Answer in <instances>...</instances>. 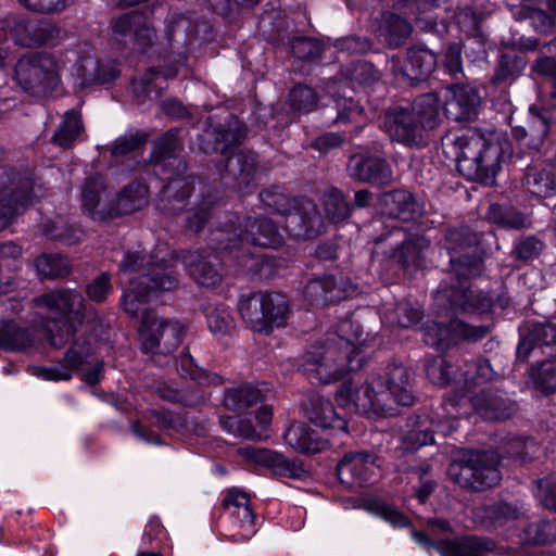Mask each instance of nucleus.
Instances as JSON below:
<instances>
[{"mask_svg": "<svg viewBox=\"0 0 556 556\" xmlns=\"http://www.w3.org/2000/svg\"><path fill=\"white\" fill-rule=\"evenodd\" d=\"M336 401L368 418L394 416L399 406H409L415 401L412 374L402 364H390L381 371L370 374L357 389L351 382H344Z\"/></svg>", "mask_w": 556, "mask_h": 556, "instance_id": "f257e3e1", "label": "nucleus"}, {"mask_svg": "<svg viewBox=\"0 0 556 556\" xmlns=\"http://www.w3.org/2000/svg\"><path fill=\"white\" fill-rule=\"evenodd\" d=\"M478 236L468 227L448 229L445 247L450 253L451 281H443L437 293L435 302L445 308L471 311L476 308L473 291L468 279L481 271V257L477 253Z\"/></svg>", "mask_w": 556, "mask_h": 556, "instance_id": "f03ea898", "label": "nucleus"}, {"mask_svg": "<svg viewBox=\"0 0 556 556\" xmlns=\"http://www.w3.org/2000/svg\"><path fill=\"white\" fill-rule=\"evenodd\" d=\"M352 326L351 319H342L325 345L313 346L304 354L301 371L311 383H332L364 366L363 351L353 342L357 334H350Z\"/></svg>", "mask_w": 556, "mask_h": 556, "instance_id": "7ed1b4c3", "label": "nucleus"}, {"mask_svg": "<svg viewBox=\"0 0 556 556\" xmlns=\"http://www.w3.org/2000/svg\"><path fill=\"white\" fill-rule=\"evenodd\" d=\"M456 154L457 169L470 180L486 185L494 182L501 169L504 144L494 132L468 128L451 140Z\"/></svg>", "mask_w": 556, "mask_h": 556, "instance_id": "20e7f679", "label": "nucleus"}, {"mask_svg": "<svg viewBox=\"0 0 556 556\" xmlns=\"http://www.w3.org/2000/svg\"><path fill=\"white\" fill-rule=\"evenodd\" d=\"M118 269L124 274L141 271L140 276L130 281L128 291L122 298L124 309L131 316L139 313L140 304L152 294L169 292L178 286L170 266L143 250L128 251Z\"/></svg>", "mask_w": 556, "mask_h": 556, "instance_id": "39448f33", "label": "nucleus"}, {"mask_svg": "<svg viewBox=\"0 0 556 556\" xmlns=\"http://www.w3.org/2000/svg\"><path fill=\"white\" fill-rule=\"evenodd\" d=\"M210 230V242L222 250H236L243 242L261 248L277 249L283 238L276 224L267 217H247L241 222L236 213L224 212Z\"/></svg>", "mask_w": 556, "mask_h": 556, "instance_id": "423d86ee", "label": "nucleus"}, {"mask_svg": "<svg viewBox=\"0 0 556 556\" xmlns=\"http://www.w3.org/2000/svg\"><path fill=\"white\" fill-rule=\"evenodd\" d=\"M36 307L45 309L47 317L60 324L54 332L48 327L52 346L63 348L76 332V325L85 319L86 302L83 294L74 289H58L34 299Z\"/></svg>", "mask_w": 556, "mask_h": 556, "instance_id": "0eeeda50", "label": "nucleus"}, {"mask_svg": "<svg viewBox=\"0 0 556 556\" xmlns=\"http://www.w3.org/2000/svg\"><path fill=\"white\" fill-rule=\"evenodd\" d=\"M238 312L252 331L268 336L275 328L285 327L289 303L278 292H252L240 296Z\"/></svg>", "mask_w": 556, "mask_h": 556, "instance_id": "6e6552de", "label": "nucleus"}, {"mask_svg": "<svg viewBox=\"0 0 556 556\" xmlns=\"http://www.w3.org/2000/svg\"><path fill=\"white\" fill-rule=\"evenodd\" d=\"M185 326L174 319H163L150 314L142 317L139 337L141 349L157 366H167L174 352L182 342Z\"/></svg>", "mask_w": 556, "mask_h": 556, "instance_id": "1a4fd4ad", "label": "nucleus"}, {"mask_svg": "<svg viewBox=\"0 0 556 556\" xmlns=\"http://www.w3.org/2000/svg\"><path fill=\"white\" fill-rule=\"evenodd\" d=\"M500 457L494 451H472L448 466L453 482L476 492L497 485L501 481Z\"/></svg>", "mask_w": 556, "mask_h": 556, "instance_id": "9d476101", "label": "nucleus"}, {"mask_svg": "<svg viewBox=\"0 0 556 556\" xmlns=\"http://www.w3.org/2000/svg\"><path fill=\"white\" fill-rule=\"evenodd\" d=\"M456 413L455 399L447 400L435 409H425L417 416L416 427L404 437V450L415 452L424 445L433 444L435 432L444 437L452 434L458 428Z\"/></svg>", "mask_w": 556, "mask_h": 556, "instance_id": "9b49d317", "label": "nucleus"}, {"mask_svg": "<svg viewBox=\"0 0 556 556\" xmlns=\"http://www.w3.org/2000/svg\"><path fill=\"white\" fill-rule=\"evenodd\" d=\"M15 78L25 91L46 96L60 83V65L50 54L29 53L16 63Z\"/></svg>", "mask_w": 556, "mask_h": 556, "instance_id": "f8f14e48", "label": "nucleus"}, {"mask_svg": "<svg viewBox=\"0 0 556 556\" xmlns=\"http://www.w3.org/2000/svg\"><path fill=\"white\" fill-rule=\"evenodd\" d=\"M165 37L170 48L185 60L192 46L212 39V27L195 15L173 14L167 18Z\"/></svg>", "mask_w": 556, "mask_h": 556, "instance_id": "ddd939ff", "label": "nucleus"}, {"mask_svg": "<svg viewBox=\"0 0 556 556\" xmlns=\"http://www.w3.org/2000/svg\"><path fill=\"white\" fill-rule=\"evenodd\" d=\"M5 27L14 43L26 48L54 45L60 37V28L51 21L24 14L9 15Z\"/></svg>", "mask_w": 556, "mask_h": 556, "instance_id": "4468645a", "label": "nucleus"}, {"mask_svg": "<svg viewBox=\"0 0 556 556\" xmlns=\"http://www.w3.org/2000/svg\"><path fill=\"white\" fill-rule=\"evenodd\" d=\"M486 326H470L458 319L428 320L422 326L424 341L429 346L445 350L460 340L478 341L486 337Z\"/></svg>", "mask_w": 556, "mask_h": 556, "instance_id": "2eb2a0df", "label": "nucleus"}, {"mask_svg": "<svg viewBox=\"0 0 556 556\" xmlns=\"http://www.w3.org/2000/svg\"><path fill=\"white\" fill-rule=\"evenodd\" d=\"M112 38L118 43L146 51L156 41V31L148 16L140 11H131L111 22Z\"/></svg>", "mask_w": 556, "mask_h": 556, "instance_id": "dca6fc26", "label": "nucleus"}, {"mask_svg": "<svg viewBox=\"0 0 556 556\" xmlns=\"http://www.w3.org/2000/svg\"><path fill=\"white\" fill-rule=\"evenodd\" d=\"M223 507L229 519V541L240 543L255 534V515L248 493L236 488L228 490L223 500Z\"/></svg>", "mask_w": 556, "mask_h": 556, "instance_id": "f3484780", "label": "nucleus"}, {"mask_svg": "<svg viewBox=\"0 0 556 556\" xmlns=\"http://www.w3.org/2000/svg\"><path fill=\"white\" fill-rule=\"evenodd\" d=\"M210 248L195 251H185L179 254L182 265L190 277L198 283L206 288H214L222 281V260L217 252H226L216 248L208 241ZM231 252L232 250H228Z\"/></svg>", "mask_w": 556, "mask_h": 556, "instance_id": "a211bd4d", "label": "nucleus"}, {"mask_svg": "<svg viewBox=\"0 0 556 556\" xmlns=\"http://www.w3.org/2000/svg\"><path fill=\"white\" fill-rule=\"evenodd\" d=\"M472 521L489 531H506L528 518L525 505L509 502L482 504L471 510Z\"/></svg>", "mask_w": 556, "mask_h": 556, "instance_id": "6ab92c4d", "label": "nucleus"}, {"mask_svg": "<svg viewBox=\"0 0 556 556\" xmlns=\"http://www.w3.org/2000/svg\"><path fill=\"white\" fill-rule=\"evenodd\" d=\"M93 349L84 338L73 341L64 357L54 366L33 367V375L49 381H68L73 374L84 368L85 365L92 364Z\"/></svg>", "mask_w": 556, "mask_h": 556, "instance_id": "aec40b11", "label": "nucleus"}, {"mask_svg": "<svg viewBox=\"0 0 556 556\" xmlns=\"http://www.w3.org/2000/svg\"><path fill=\"white\" fill-rule=\"evenodd\" d=\"M35 187L26 176L14 177L9 185L0 184V231L31 204Z\"/></svg>", "mask_w": 556, "mask_h": 556, "instance_id": "412c9836", "label": "nucleus"}, {"mask_svg": "<svg viewBox=\"0 0 556 556\" xmlns=\"http://www.w3.org/2000/svg\"><path fill=\"white\" fill-rule=\"evenodd\" d=\"M323 218L314 201L307 198L293 199V205L285 215V227L298 240L312 239L323 229Z\"/></svg>", "mask_w": 556, "mask_h": 556, "instance_id": "4be33fe9", "label": "nucleus"}, {"mask_svg": "<svg viewBox=\"0 0 556 556\" xmlns=\"http://www.w3.org/2000/svg\"><path fill=\"white\" fill-rule=\"evenodd\" d=\"M83 210L94 220L112 218L114 194L109 190L105 178L100 174H90L80 187Z\"/></svg>", "mask_w": 556, "mask_h": 556, "instance_id": "5701e85b", "label": "nucleus"}, {"mask_svg": "<svg viewBox=\"0 0 556 556\" xmlns=\"http://www.w3.org/2000/svg\"><path fill=\"white\" fill-rule=\"evenodd\" d=\"M382 127L389 137L405 147L424 144V130L409 109L396 106L386 112Z\"/></svg>", "mask_w": 556, "mask_h": 556, "instance_id": "b1692460", "label": "nucleus"}, {"mask_svg": "<svg viewBox=\"0 0 556 556\" xmlns=\"http://www.w3.org/2000/svg\"><path fill=\"white\" fill-rule=\"evenodd\" d=\"M238 454L248 463L269 468L276 476L300 480L306 476V470L300 460L287 458L275 451L254 446H244Z\"/></svg>", "mask_w": 556, "mask_h": 556, "instance_id": "393cba45", "label": "nucleus"}, {"mask_svg": "<svg viewBox=\"0 0 556 556\" xmlns=\"http://www.w3.org/2000/svg\"><path fill=\"white\" fill-rule=\"evenodd\" d=\"M389 231L386 236L375 239V243L387 240L388 237H395L401 243L393 251V260L404 268L419 267L424 260V253L430 247V241L420 235H407L397 225L388 226Z\"/></svg>", "mask_w": 556, "mask_h": 556, "instance_id": "a878e982", "label": "nucleus"}, {"mask_svg": "<svg viewBox=\"0 0 556 556\" xmlns=\"http://www.w3.org/2000/svg\"><path fill=\"white\" fill-rule=\"evenodd\" d=\"M481 98L478 91L466 84L452 85L447 88L444 112L448 119L470 122L478 115Z\"/></svg>", "mask_w": 556, "mask_h": 556, "instance_id": "bb28decb", "label": "nucleus"}, {"mask_svg": "<svg viewBox=\"0 0 556 556\" xmlns=\"http://www.w3.org/2000/svg\"><path fill=\"white\" fill-rule=\"evenodd\" d=\"M476 413L488 421H503L511 418L517 412L515 401L500 390L485 389L471 397Z\"/></svg>", "mask_w": 556, "mask_h": 556, "instance_id": "cd10ccee", "label": "nucleus"}, {"mask_svg": "<svg viewBox=\"0 0 556 556\" xmlns=\"http://www.w3.org/2000/svg\"><path fill=\"white\" fill-rule=\"evenodd\" d=\"M349 176L361 182L384 185L392 180V168L389 163L377 155L355 154L349 163Z\"/></svg>", "mask_w": 556, "mask_h": 556, "instance_id": "c85d7f7f", "label": "nucleus"}, {"mask_svg": "<svg viewBox=\"0 0 556 556\" xmlns=\"http://www.w3.org/2000/svg\"><path fill=\"white\" fill-rule=\"evenodd\" d=\"M180 147L178 131H166L154 142L151 162L159 166L163 174L180 176L186 172V163L177 154Z\"/></svg>", "mask_w": 556, "mask_h": 556, "instance_id": "c756f323", "label": "nucleus"}, {"mask_svg": "<svg viewBox=\"0 0 556 556\" xmlns=\"http://www.w3.org/2000/svg\"><path fill=\"white\" fill-rule=\"evenodd\" d=\"M377 457L367 451L350 452L337 466L340 481L349 486L367 481L376 467Z\"/></svg>", "mask_w": 556, "mask_h": 556, "instance_id": "7c9ffc66", "label": "nucleus"}, {"mask_svg": "<svg viewBox=\"0 0 556 556\" xmlns=\"http://www.w3.org/2000/svg\"><path fill=\"white\" fill-rule=\"evenodd\" d=\"M350 287L342 278L323 275L311 279L304 288V296L313 305H325L349 296Z\"/></svg>", "mask_w": 556, "mask_h": 556, "instance_id": "2f4dec72", "label": "nucleus"}, {"mask_svg": "<svg viewBox=\"0 0 556 556\" xmlns=\"http://www.w3.org/2000/svg\"><path fill=\"white\" fill-rule=\"evenodd\" d=\"M192 190L193 181L190 177L173 178L162 189L156 207L166 215L176 216L187 206Z\"/></svg>", "mask_w": 556, "mask_h": 556, "instance_id": "473e14b6", "label": "nucleus"}, {"mask_svg": "<svg viewBox=\"0 0 556 556\" xmlns=\"http://www.w3.org/2000/svg\"><path fill=\"white\" fill-rule=\"evenodd\" d=\"M382 203L390 217L402 220H414L426 213L425 203L412 192L403 189L386 193Z\"/></svg>", "mask_w": 556, "mask_h": 556, "instance_id": "72a5a7b5", "label": "nucleus"}, {"mask_svg": "<svg viewBox=\"0 0 556 556\" xmlns=\"http://www.w3.org/2000/svg\"><path fill=\"white\" fill-rule=\"evenodd\" d=\"M491 539L478 535H463L438 541L437 551L441 556H484L494 548Z\"/></svg>", "mask_w": 556, "mask_h": 556, "instance_id": "f704fd0d", "label": "nucleus"}, {"mask_svg": "<svg viewBox=\"0 0 556 556\" xmlns=\"http://www.w3.org/2000/svg\"><path fill=\"white\" fill-rule=\"evenodd\" d=\"M437 66L435 54L424 47H412L407 50L406 59L401 67L403 79L409 84L425 80Z\"/></svg>", "mask_w": 556, "mask_h": 556, "instance_id": "c9c22d12", "label": "nucleus"}, {"mask_svg": "<svg viewBox=\"0 0 556 556\" xmlns=\"http://www.w3.org/2000/svg\"><path fill=\"white\" fill-rule=\"evenodd\" d=\"M177 75V68L170 67L163 71L150 68L142 76L134 78L131 88L137 103L144 104L148 100H156L161 97L163 86L160 79L174 78Z\"/></svg>", "mask_w": 556, "mask_h": 556, "instance_id": "e433bc0d", "label": "nucleus"}, {"mask_svg": "<svg viewBox=\"0 0 556 556\" xmlns=\"http://www.w3.org/2000/svg\"><path fill=\"white\" fill-rule=\"evenodd\" d=\"M286 443L295 451L304 454H315L328 445V440L321 439L315 430L302 422L293 424L285 433Z\"/></svg>", "mask_w": 556, "mask_h": 556, "instance_id": "4c0bfd02", "label": "nucleus"}, {"mask_svg": "<svg viewBox=\"0 0 556 556\" xmlns=\"http://www.w3.org/2000/svg\"><path fill=\"white\" fill-rule=\"evenodd\" d=\"M80 70L85 85L112 83L121 74L119 66L114 60H98L93 56L83 58Z\"/></svg>", "mask_w": 556, "mask_h": 556, "instance_id": "58836bf2", "label": "nucleus"}, {"mask_svg": "<svg viewBox=\"0 0 556 556\" xmlns=\"http://www.w3.org/2000/svg\"><path fill=\"white\" fill-rule=\"evenodd\" d=\"M148 204V188L134 181L125 186L119 193L114 194L112 218L135 213Z\"/></svg>", "mask_w": 556, "mask_h": 556, "instance_id": "ea45409f", "label": "nucleus"}, {"mask_svg": "<svg viewBox=\"0 0 556 556\" xmlns=\"http://www.w3.org/2000/svg\"><path fill=\"white\" fill-rule=\"evenodd\" d=\"M377 30L389 47L397 48L409 37L413 27L400 15L392 12H383L378 20Z\"/></svg>", "mask_w": 556, "mask_h": 556, "instance_id": "a19ab883", "label": "nucleus"}, {"mask_svg": "<svg viewBox=\"0 0 556 556\" xmlns=\"http://www.w3.org/2000/svg\"><path fill=\"white\" fill-rule=\"evenodd\" d=\"M85 127L79 112L75 110L66 111L62 122L52 137L53 143L68 149L84 134Z\"/></svg>", "mask_w": 556, "mask_h": 556, "instance_id": "79ce46f5", "label": "nucleus"}, {"mask_svg": "<svg viewBox=\"0 0 556 556\" xmlns=\"http://www.w3.org/2000/svg\"><path fill=\"white\" fill-rule=\"evenodd\" d=\"M226 168L240 186H248L256 172V155L251 151H239L227 159Z\"/></svg>", "mask_w": 556, "mask_h": 556, "instance_id": "37998d69", "label": "nucleus"}, {"mask_svg": "<svg viewBox=\"0 0 556 556\" xmlns=\"http://www.w3.org/2000/svg\"><path fill=\"white\" fill-rule=\"evenodd\" d=\"M409 111L414 114L418 124L421 125L422 130L432 129L439 121V99L434 93L421 94L414 101Z\"/></svg>", "mask_w": 556, "mask_h": 556, "instance_id": "c03bdc74", "label": "nucleus"}, {"mask_svg": "<svg viewBox=\"0 0 556 556\" xmlns=\"http://www.w3.org/2000/svg\"><path fill=\"white\" fill-rule=\"evenodd\" d=\"M208 329L214 334H228L236 327L235 319L225 304L207 303L202 307Z\"/></svg>", "mask_w": 556, "mask_h": 556, "instance_id": "a18cd8bd", "label": "nucleus"}, {"mask_svg": "<svg viewBox=\"0 0 556 556\" xmlns=\"http://www.w3.org/2000/svg\"><path fill=\"white\" fill-rule=\"evenodd\" d=\"M311 421L321 428L331 429L343 435L348 434V422L339 416L329 401H320L316 405L309 417Z\"/></svg>", "mask_w": 556, "mask_h": 556, "instance_id": "49530a36", "label": "nucleus"}, {"mask_svg": "<svg viewBox=\"0 0 556 556\" xmlns=\"http://www.w3.org/2000/svg\"><path fill=\"white\" fill-rule=\"evenodd\" d=\"M556 345V325H535L529 336L521 340L517 348L519 357H528L530 351L535 346Z\"/></svg>", "mask_w": 556, "mask_h": 556, "instance_id": "de8ad7c7", "label": "nucleus"}, {"mask_svg": "<svg viewBox=\"0 0 556 556\" xmlns=\"http://www.w3.org/2000/svg\"><path fill=\"white\" fill-rule=\"evenodd\" d=\"M263 394L252 384H243L228 389L225 393L224 405L231 410L240 412L262 402Z\"/></svg>", "mask_w": 556, "mask_h": 556, "instance_id": "09e8293b", "label": "nucleus"}, {"mask_svg": "<svg viewBox=\"0 0 556 556\" xmlns=\"http://www.w3.org/2000/svg\"><path fill=\"white\" fill-rule=\"evenodd\" d=\"M214 140L222 143L220 153L227 155L231 148L241 144L247 137V127L238 121H229L214 129Z\"/></svg>", "mask_w": 556, "mask_h": 556, "instance_id": "8fccbe9b", "label": "nucleus"}, {"mask_svg": "<svg viewBox=\"0 0 556 556\" xmlns=\"http://www.w3.org/2000/svg\"><path fill=\"white\" fill-rule=\"evenodd\" d=\"M31 338L28 331L13 321L0 324V348L9 351L22 350L29 346Z\"/></svg>", "mask_w": 556, "mask_h": 556, "instance_id": "3c124183", "label": "nucleus"}, {"mask_svg": "<svg viewBox=\"0 0 556 556\" xmlns=\"http://www.w3.org/2000/svg\"><path fill=\"white\" fill-rule=\"evenodd\" d=\"M41 230L49 239L60 240L68 245L79 242L83 235L81 230L68 225L62 217L42 223Z\"/></svg>", "mask_w": 556, "mask_h": 556, "instance_id": "603ef678", "label": "nucleus"}, {"mask_svg": "<svg viewBox=\"0 0 556 556\" xmlns=\"http://www.w3.org/2000/svg\"><path fill=\"white\" fill-rule=\"evenodd\" d=\"M466 369L459 374L458 384L471 388L476 384L493 379L494 371L488 359H477L465 365Z\"/></svg>", "mask_w": 556, "mask_h": 556, "instance_id": "864d4df0", "label": "nucleus"}, {"mask_svg": "<svg viewBox=\"0 0 556 556\" xmlns=\"http://www.w3.org/2000/svg\"><path fill=\"white\" fill-rule=\"evenodd\" d=\"M222 427L229 433L247 440L261 441L264 437L247 416H223L219 419Z\"/></svg>", "mask_w": 556, "mask_h": 556, "instance_id": "5fc2aeb1", "label": "nucleus"}, {"mask_svg": "<svg viewBox=\"0 0 556 556\" xmlns=\"http://www.w3.org/2000/svg\"><path fill=\"white\" fill-rule=\"evenodd\" d=\"M180 371L182 376L190 378L200 386H220L224 382L222 376L199 367L188 354L180 356Z\"/></svg>", "mask_w": 556, "mask_h": 556, "instance_id": "6e6d98bb", "label": "nucleus"}, {"mask_svg": "<svg viewBox=\"0 0 556 556\" xmlns=\"http://www.w3.org/2000/svg\"><path fill=\"white\" fill-rule=\"evenodd\" d=\"M337 116L331 122L337 125H348L351 123H359L362 121L364 109L358 101L346 94L338 96L333 99Z\"/></svg>", "mask_w": 556, "mask_h": 556, "instance_id": "4d7b16f0", "label": "nucleus"}, {"mask_svg": "<svg viewBox=\"0 0 556 556\" xmlns=\"http://www.w3.org/2000/svg\"><path fill=\"white\" fill-rule=\"evenodd\" d=\"M425 369L433 384L446 386L453 381L458 384L459 375H452V366L442 356L428 357Z\"/></svg>", "mask_w": 556, "mask_h": 556, "instance_id": "13d9d810", "label": "nucleus"}, {"mask_svg": "<svg viewBox=\"0 0 556 556\" xmlns=\"http://www.w3.org/2000/svg\"><path fill=\"white\" fill-rule=\"evenodd\" d=\"M36 268L46 278H63L71 271L68 260L59 254H43L36 261Z\"/></svg>", "mask_w": 556, "mask_h": 556, "instance_id": "bf43d9fd", "label": "nucleus"}, {"mask_svg": "<svg viewBox=\"0 0 556 556\" xmlns=\"http://www.w3.org/2000/svg\"><path fill=\"white\" fill-rule=\"evenodd\" d=\"M523 541L528 544H554L556 546V526L541 520L525 529Z\"/></svg>", "mask_w": 556, "mask_h": 556, "instance_id": "052dcab7", "label": "nucleus"}, {"mask_svg": "<svg viewBox=\"0 0 556 556\" xmlns=\"http://www.w3.org/2000/svg\"><path fill=\"white\" fill-rule=\"evenodd\" d=\"M324 206L327 216L336 223L348 218L351 213L348 201L338 189H332L325 194Z\"/></svg>", "mask_w": 556, "mask_h": 556, "instance_id": "680f3d73", "label": "nucleus"}, {"mask_svg": "<svg viewBox=\"0 0 556 556\" xmlns=\"http://www.w3.org/2000/svg\"><path fill=\"white\" fill-rule=\"evenodd\" d=\"M146 141V134L139 130L128 131L114 140L110 147V152L113 156H124L141 149Z\"/></svg>", "mask_w": 556, "mask_h": 556, "instance_id": "e2e57ef3", "label": "nucleus"}, {"mask_svg": "<svg viewBox=\"0 0 556 556\" xmlns=\"http://www.w3.org/2000/svg\"><path fill=\"white\" fill-rule=\"evenodd\" d=\"M289 46L292 55L302 61L316 60L323 52L320 41L309 37H293Z\"/></svg>", "mask_w": 556, "mask_h": 556, "instance_id": "0e129e2a", "label": "nucleus"}, {"mask_svg": "<svg viewBox=\"0 0 556 556\" xmlns=\"http://www.w3.org/2000/svg\"><path fill=\"white\" fill-rule=\"evenodd\" d=\"M533 380L535 388L543 394L556 392V362L544 361L533 370Z\"/></svg>", "mask_w": 556, "mask_h": 556, "instance_id": "69168bd1", "label": "nucleus"}, {"mask_svg": "<svg viewBox=\"0 0 556 556\" xmlns=\"http://www.w3.org/2000/svg\"><path fill=\"white\" fill-rule=\"evenodd\" d=\"M262 203L274 212L286 215L293 205V200L280 187H271L260 193Z\"/></svg>", "mask_w": 556, "mask_h": 556, "instance_id": "338daca9", "label": "nucleus"}, {"mask_svg": "<svg viewBox=\"0 0 556 556\" xmlns=\"http://www.w3.org/2000/svg\"><path fill=\"white\" fill-rule=\"evenodd\" d=\"M317 94L307 86H295L289 94L291 108L300 113H308L316 108Z\"/></svg>", "mask_w": 556, "mask_h": 556, "instance_id": "774afa93", "label": "nucleus"}]
</instances>
